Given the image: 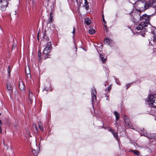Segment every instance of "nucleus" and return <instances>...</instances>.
<instances>
[{
  "instance_id": "1",
  "label": "nucleus",
  "mask_w": 156,
  "mask_h": 156,
  "mask_svg": "<svg viewBox=\"0 0 156 156\" xmlns=\"http://www.w3.org/2000/svg\"><path fill=\"white\" fill-rule=\"evenodd\" d=\"M150 18V16L146 14H144L141 16H140V21H143L139 24L136 29L137 30H141L140 34L143 37L145 36L146 33L147 32V29L146 27L149 24V21Z\"/></svg>"
},
{
  "instance_id": "2",
  "label": "nucleus",
  "mask_w": 156,
  "mask_h": 156,
  "mask_svg": "<svg viewBox=\"0 0 156 156\" xmlns=\"http://www.w3.org/2000/svg\"><path fill=\"white\" fill-rule=\"evenodd\" d=\"M148 3L144 0L138 1L134 4L135 9L140 12L147 9L150 6L147 5Z\"/></svg>"
},
{
  "instance_id": "3",
  "label": "nucleus",
  "mask_w": 156,
  "mask_h": 156,
  "mask_svg": "<svg viewBox=\"0 0 156 156\" xmlns=\"http://www.w3.org/2000/svg\"><path fill=\"white\" fill-rule=\"evenodd\" d=\"M140 12L136 9H133L130 13V19L134 23L140 21Z\"/></svg>"
},
{
  "instance_id": "4",
  "label": "nucleus",
  "mask_w": 156,
  "mask_h": 156,
  "mask_svg": "<svg viewBox=\"0 0 156 156\" xmlns=\"http://www.w3.org/2000/svg\"><path fill=\"white\" fill-rule=\"evenodd\" d=\"M147 98L149 105L154 108L156 107V94H149Z\"/></svg>"
},
{
  "instance_id": "5",
  "label": "nucleus",
  "mask_w": 156,
  "mask_h": 156,
  "mask_svg": "<svg viewBox=\"0 0 156 156\" xmlns=\"http://www.w3.org/2000/svg\"><path fill=\"white\" fill-rule=\"evenodd\" d=\"M9 2L7 0H0V10L4 11L8 6Z\"/></svg>"
},
{
  "instance_id": "6",
  "label": "nucleus",
  "mask_w": 156,
  "mask_h": 156,
  "mask_svg": "<svg viewBox=\"0 0 156 156\" xmlns=\"http://www.w3.org/2000/svg\"><path fill=\"white\" fill-rule=\"evenodd\" d=\"M96 91L95 89L94 88L92 89V92L91 93L92 96V105L95 103L96 101Z\"/></svg>"
},
{
  "instance_id": "7",
  "label": "nucleus",
  "mask_w": 156,
  "mask_h": 156,
  "mask_svg": "<svg viewBox=\"0 0 156 156\" xmlns=\"http://www.w3.org/2000/svg\"><path fill=\"white\" fill-rule=\"evenodd\" d=\"M124 119L125 123L127 126L128 127L130 128L131 129H134L133 126L132 125L131 123L130 122V120L128 117L126 116L124 117Z\"/></svg>"
},
{
  "instance_id": "8",
  "label": "nucleus",
  "mask_w": 156,
  "mask_h": 156,
  "mask_svg": "<svg viewBox=\"0 0 156 156\" xmlns=\"http://www.w3.org/2000/svg\"><path fill=\"white\" fill-rule=\"evenodd\" d=\"M153 34L154 35V37L153 39L152 38L151 39H149V44L151 45H152L153 44L152 42L154 43H156V28L155 29L153 32Z\"/></svg>"
},
{
  "instance_id": "9",
  "label": "nucleus",
  "mask_w": 156,
  "mask_h": 156,
  "mask_svg": "<svg viewBox=\"0 0 156 156\" xmlns=\"http://www.w3.org/2000/svg\"><path fill=\"white\" fill-rule=\"evenodd\" d=\"M136 130L138 131L141 134V135L145 136L148 138H150V136H149L148 135H147V133L145 131L144 129H140V128H139Z\"/></svg>"
},
{
  "instance_id": "10",
  "label": "nucleus",
  "mask_w": 156,
  "mask_h": 156,
  "mask_svg": "<svg viewBox=\"0 0 156 156\" xmlns=\"http://www.w3.org/2000/svg\"><path fill=\"white\" fill-rule=\"evenodd\" d=\"M29 98L31 104H32L33 102H34V103L35 102V96H33V94L30 92L29 94Z\"/></svg>"
},
{
  "instance_id": "11",
  "label": "nucleus",
  "mask_w": 156,
  "mask_h": 156,
  "mask_svg": "<svg viewBox=\"0 0 156 156\" xmlns=\"http://www.w3.org/2000/svg\"><path fill=\"white\" fill-rule=\"evenodd\" d=\"M104 42L105 43H107L108 45H111L113 43V41L109 38H107L105 39Z\"/></svg>"
},
{
  "instance_id": "12",
  "label": "nucleus",
  "mask_w": 156,
  "mask_h": 156,
  "mask_svg": "<svg viewBox=\"0 0 156 156\" xmlns=\"http://www.w3.org/2000/svg\"><path fill=\"white\" fill-rule=\"evenodd\" d=\"M147 2L148 3L147 5L150 6H152L154 3L156 2V0H147Z\"/></svg>"
},
{
  "instance_id": "13",
  "label": "nucleus",
  "mask_w": 156,
  "mask_h": 156,
  "mask_svg": "<svg viewBox=\"0 0 156 156\" xmlns=\"http://www.w3.org/2000/svg\"><path fill=\"white\" fill-rule=\"evenodd\" d=\"M84 22L87 25H88L91 23V21L89 18H86L84 20Z\"/></svg>"
},
{
  "instance_id": "14",
  "label": "nucleus",
  "mask_w": 156,
  "mask_h": 156,
  "mask_svg": "<svg viewBox=\"0 0 156 156\" xmlns=\"http://www.w3.org/2000/svg\"><path fill=\"white\" fill-rule=\"evenodd\" d=\"M50 49H48L47 48H45L43 51V53L44 54L47 55L50 53Z\"/></svg>"
},
{
  "instance_id": "15",
  "label": "nucleus",
  "mask_w": 156,
  "mask_h": 156,
  "mask_svg": "<svg viewBox=\"0 0 156 156\" xmlns=\"http://www.w3.org/2000/svg\"><path fill=\"white\" fill-rule=\"evenodd\" d=\"M7 89L8 90L11 92L12 91V88L11 84L9 83H7Z\"/></svg>"
},
{
  "instance_id": "16",
  "label": "nucleus",
  "mask_w": 156,
  "mask_h": 156,
  "mask_svg": "<svg viewBox=\"0 0 156 156\" xmlns=\"http://www.w3.org/2000/svg\"><path fill=\"white\" fill-rule=\"evenodd\" d=\"M114 113L115 116V121H117L120 118L119 115V114L118 112L116 111L114 112Z\"/></svg>"
},
{
  "instance_id": "17",
  "label": "nucleus",
  "mask_w": 156,
  "mask_h": 156,
  "mask_svg": "<svg viewBox=\"0 0 156 156\" xmlns=\"http://www.w3.org/2000/svg\"><path fill=\"white\" fill-rule=\"evenodd\" d=\"M84 6L85 7L86 9L87 10H88L89 8V6L88 5V2L87 0H84Z\"/></svg>"
},
{
  "instance_id": "18",
  "label": "nucleus",
  "mask_w": 156,
  "mask_h": 156,
  "mask_svg": "<svg viewBox=\"0 0 156 156\" xmlns=\"http://www.w3.org/2000/svg\"><path fill=\"white\" fill-rule=\"evenodd\" d=\"M38 126L39 129L42 132L44 131L43 127L42 125V123L41 122H39L38 123Z\"/></svg>"
},
{
  "instance_id": "19",
  "label": "nucleus",
  "mask_w": 156,
  "mask_h": 156,
  "mask_svg": "<svg viewBox=\"0 0 156 156\" xmlns=\"http://www.w3.org/2000/svg\"><path fill=\"white\" fill-rule=\"evenodd\" d=\"M32 153L35 155H37L39 152V149H37L36 151L35 149H32Z\"/></svg>"
},
{
  "instance_id": "20",
  "label": "nucleus",
  "mask_w": 156,
  "mask_h": 156,
  "mask_svg": "<svg viewBox=\"0 0 156 156\" xmlns=\"http://www.w3.org/2000/svg\"><path fill=\"white\" fill-rule=\"evenodd\" d=\"M28 70L27 71V69L26 68V73L27 74V77H31V75L30 74V72L29 68H28Z\"/></svg>"
},
{
  "instance_id": "21",
  "label": "nucleus",
  "mask_w": 156,
  "mask_h": 156,
  "mask_svg": "<svg viewBox=\"0 0 156 156\" xmlns=\"http://www.w3.org/2000/svg\"><path fill=\"white\" fill-rule=\"evenodd\" d=\"M25 87L23 83L22 82H19V87L21 90H23L24 89Z\"/></svg>"
},
{
  "instance_id": "22",
  "label": "nucleus",
  "mask_w": 156,
  "mask_h": 156,
  "mask_svg": "<svg viewBox=\"0 0 156 156\" xmlns=\"http://www.w3.org/2000/svg\"><path fill=\"white\" fill-rule=\"evenodd\" d=\"M100 56L101 59L102 60V63H105V62L106 60V58H105L103 55L101 54H100Z\"/></svg>"
},
{
  "instance_id": "23",
  "label": "nucleus",
  "mask_w": 156,
  "mask_h": 156,
  "mask_svg": "<svg viewBox=\"0 0 156 156\" xmlns=\"http://www.w3.org/2000/svg\"><path fill=\"white\" fill-rule=\"evenodd\" d=\"M89 31V33L91 34H93L95 33V30L91 27L90 28Z\"/></svg>"
},
{
  "instance_id": "24",
  "label": "nucleus",
  "mask_w": 156,
  "mask_h": 156,
  "mask_svg": "<svg viewBox=\"0 0 156 156\" xmlns=\"http://www.w3.org/2000/svg\"><path fill=\"white\" fill-rule=\"evenodd\" d=\"M51 42H49L47 43V45L45 48H47L48 49L51 50Z\"/></svg>"
},
{
  "instance_id": "25",
  "label": "nucleus",
  "mask_w": 156,
  "mask_h": 156,
  "mask_svg": "<svg viewBox=\"0 0 156 156\" xmlns=\"http://www.w3.org/2000/svg\"><path fill=\"white\" fill-rule=\"evenodd\" d=\"M53 20V16L51 15V13H50V16L49 17V19L48 21V23H50L52 22Z\"/></svg>"
},
{
  "instance_id": "26",
  "label": "nucleus",
  "mask_w": 156,
  "mask_h": 156,
  "mask_svg": "<svg viewBox=\"0 0 156 156\" xmlns=\"http://www.w3.org/2000/svg\"><path fill=\"white\" fill-rule=\"evenodd\" d=\"M112 134H113L114 137L117 140H118V138L117 136V134L116 133H115V131H112Z\"/></svg>"
},
{
  "instance_id": "27",
  "label": "nucleus",
  "mask_w": 156,
  "mask_h": 156,
  "mask_svg": "<svg viewBox=\"0 0 156 156\" xmlns=\"http://www.w3.org/2000/svg\"><path fill=\"white\" fill-rule=\"evenodd\" d=\"M131 151L133 152V153L137 155H139L140 153L139 152H138L137 150H131Z\"/></svg>"
},
{
  "instance_id": "28",
  "label": "nucleus",
  "mask_w": 156,
  "mask_h": 156,
  "mask_svg": "<svg viewBox=\"0 0 156 156\" xmlns=\"http://www.w3.org/2000/svg\"><path fill=\"white\" fill-rule=\"evenodd\" d=\"M41 51H40V50H39L38 51V57L39 58V60H40L41 59Z\"/></svg>"
},
{
  "instance_id": "29",
  "label": "nucleus",
  "mask_w": 156,
  "mask_h": 156,
  "mask_svg": "<svg viewBox=\"0 0 156 156\" xmlns=\"http://www.w3.org/2000/svg\"><path fill=\"white\" fill-rule=\"evenodd\" d=\"M7 72L9 74V76L10 75V66H9L8 67V69H7Z\"/></svg>"
},
{
  "instance_id": "30",
  "label": "nucleus",
  "mask_w": 156,
  "mask_h": 156,
  "mask_svg": "<svg viewBox=\"0 0 156 156\" xmlns=\"http://www.w3.org/2000/svg\"><path fill=\"white\" fill-rule=\"evenodd\" d=\"M131 84V83H128V84H126V89H127L130 87Z\"/></svg>"
},
{
  "instance_id": "31",
  "label": "nucleus",
  "mask_w": 156,
  "mask_h": 156,
  "mask_svg": "<svg viewBox=\"0 0 156 156\" xmlns=\"http://www.w3.org/2000/svg\"><path fill=\"white\" fill-rule=\"evenodd\" d=\"M102 18H103V21L104 22V24H106V21H105V19H104V15H102Z\"/></svg>"
},
{
  "instance_id": "32",
  "label": "nucleus",
  "mask_w": 156,
  "mask_h": 156,
  "mask_svg": "<svg viewBox=\"0 0 156 156\" xmlns=\"http://www.w3.org/2000/svg\"><path fill=\"white\" fill-rule=\"evenodd\" d=\"M75 27H73V31L72 32V33L74 35L75 33Z\"/></svg>"
},
{
  "instance_id": "33",
  "label": "nucleus",
  "mask_w": 156,
  "mask_h": 156,
  "mask_svg": "<svg viewBox=\"0 0 156 156\" xmlns=\"http://www.w3.org/2000/svg\"><path fill=\"white\" fill-rule=\"evenodd\" d=\"M33 126V127H34L36 129V130L37 131L38 130L37 128V127H36V126L35 125H34V124Z\"/></svg>"
},
{
  "instance_id": "34",
  "label": "nucleus",
  "mask_w": 156,
  "mask_h": 156,
  "mask_svg": "<svg viewBox=\"0 0 156 156\" xmlns=\"http://www.w3.org/2000/svg\"><path fill=\"white\" fill-rule=\"evenodd\" d=\"M111 89V86H109L108 87V91H109Z\"/></svg>"
},
{
  "instance_id": "35",
  "label": "nucleus",
  "mask_w": 156,
  "mask_h": 156,
  "mask_svg": "<svg viewBox=\"0 0 156 156\" xmlns=\"http://www.w3.org/2000/svg\"><path fill=\"white\" fill-rule=\"evenodd\" d=\"M108 130L111 132V133H112V131H114V130H112L111 129H109Z\"/></svg>"
},
{
  "instance_id": "36",
  "label": "nucleus",
  "mask_w": 156,
  "mask_h": 156,
  "mask_svg": "<svg viewBox=\"0 0 156 156\" xmlns=\"http://www.w3.org/2000/svg\"><path fill=\"white\" fill-rule=\"evenodd\" d=\"M34 0H32V5H34Z\"/></svg>"
},
{
  "instance_id": "37",
  "label": "nucleus",
  "mask_w": 156,
  "mask_h": 156,
  "mask_svg": "<svg viewBox=\"0 0 156 156\" xmlns=\"http://www.w3.org/2000/svg\"><path fill=\"white\" fill-rule=\"evenodd\" d=\"M2 132V127L0 126V133H1Z\"/></svg>"
},
{
  "instance_id": "38",
  "label": "nucleus",
  "mask_w": 156,
  "mask_h": 156,
  "mask_svg": "<svg viewBox=\"0 0 156 156\" xmlns=\"http://www.w3.org/2000/svg\"><path fill=\"white\" fill-rule=\"evenodd\" d=\"M82 0H81V1H80H80H79V2H80V5L81 3V2H82Z\"/></svg>"
},
{
  "instance_id": "39",
  "label": "nucleus",
  "mask_w": 156,
  "mask_h": 156,
  "mask_svg": "<svg viewBox=\"0 0 156 156\" xmlns=\"http://www.w3.org/2000/svg\"><path fill=\"white\" fill-rule=\"evenodd\" d=\"M116 82L117 83V84H118L119 85H120V83H118L117 82Z\"/></svg>"
},
{
  "instance_id": "40",
  "label": "nucleus",
  "mask_w": 156,
  "mask_h": 156,
  "mask_svg": "<svg viewBox=\"0 0 156 156\" xmlns=\"http://www.w3.org/2000/svg\"><path fill=\"white\" fill-rule=\"evenodd\" d=\"M105 28H106V25H105Z\"/></svg>"
},
{
  "instance_id": "41",
  "label": "nucleus",
  "mask_w": 156,
  "mask_h": 156,
  "mask_svg": "<svg viewBox=\"0 0 156 156\" xmlns=\"http://www.w3.org/2000/svg\"><path fill=\"white\" fill-rule=\"evenodd\" d=\"M14 14H15V15H16V11H15Z\"/></svg>"
},
{
  "instance_id": "42",
  "label": "nucleus",
  "mask_w": 156,
  "mask_h": 156,
  "mask_svg": "<svg viewBox=\"0 0 156 156\" xmlns=\"http://www.w3.org/2000/svg\"><path fill=\"white\" fill-rule=\"evenodd\" d=\"M3 144L4 145H5V144H4V142H3Z\"/></svg>"
},
{
  "instance_id": "43",
  "label": "nucleus",
  "mask_w": 156,
  "mask_h": 156,
  "mask_svg": "<svg viewBox=\"0 0 156 156\" xmlns=\"http://www.w3.org/2000/svg\"><path fill=\"white\" fill-rule=\"evenodd\" d=\"M48 1L49 0H47Z\"/></svg>"
}]
</instances>
